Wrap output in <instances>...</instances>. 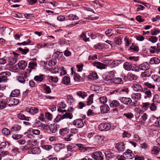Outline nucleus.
I'll use <instances>...</instances> for the list:
<instances>
[{"mask_svg":"<svg viewBox=\"0 0 160 160\" xmlns=\"http://www.w3.org/2000/svg\"><path fill=\"white\" fill-rule=\"evenodd\" d=\"M123 155L129 159H132L134 157V154L130 150L128 149L124 152Z\"/></svg>","mask_w":160,"mask_h":160,"instance_id":"nucleus-13","label":"nucleus"},{"mask_svg":"<svg viewBox=\"0 0 160 160\" xmlns=\"http://www.w3.org/2000/svg\"><path fill=\"white\" fill-rule=\"evenodd\" d=\"M69 132V129L68 128H64L60 129L59 130V134L62 136H64L68 134Z\"/></svg>","mask_w":160,"mask_h":160,"instance_id":"nucleus-14","label":"nucleus"},{"mask_svg":"<svg viewBox=\"0 0 160 160\" xmlns=\"http://www.w3.org/2000/svg\"><path fill=\"white\" fill-rule=\"evenodd\" d=\"M115 147L119 152H121L124 150L125 146L123 142H120L117 143Z\"/></svg>","mask_w":160,"mask_h":160,"instance_id":"nucleus-12","label":"nucleus"},{"mask_svg":"<svg viewBox=\"0 0 160 160\" xmlns=\"http://www.w3.org/2000/svg\"><path fill=\"white\" fill-rule=\"evenodd\" d=\"M105 154L106 157L108 158L112 157L113 156L112 154L109 151H106Z\"/></svg>","mask_w":160,"mask_h":160,"instance_id":"nucleus-61","label":"nucleus"},{"mask_svg":"<svg viewBox=\"0 0 160 160\" xmlns=\"http://www.w3.org/2000/svg\"><path fill=\"white\" fill-rule=\"evenodd\" d=\"M36 123L38 125L37 126L38 127H39L45 130H48L49 128V126L48 125L44 124L39 121L37 122Z\"/></svg>","mask_w":160,"mask_h":160,"instance_id":"nucleus-19","label":"nucleus"},{"mask_svg":"<svg viewBox=\"0 0 160 160\" xmlns=\"http://www.w3.org/2000/svg\"><path fill=\"white\" fill-rule=\"evenodd\" d=\"M120 103L118 101L114 100L110 104V106L111 108H113L119 106Z\"/></svg>","mask_w":160,"mask_h":160,"instance_id":"nucleus-30","label":"nucleus"},{"mask_svg":"<svg viewBox=\"0 0 160 160\" xmlns=\"http://www.w3.org/2000/svg\"><path fill=\"white\" fill-rule=\"evenodd\" d=\"M18 66L19 69H24L27 66V63L24 61L21 60L18 63Z\"/></svg>","mask_w":160,"mask_h":160,"instance_id":"nucleus-15","label":"nucleus"},{"mask_svg":"<svg viewBox=\"0 0 160 160\" xmlns=\"http://www.w3.org/2000/svg\"><path fill=\"white\" fill-rule=\"evenodd\" d=\"M71 73L74 74L73 77L74 80L77 82H79L81 80V78L79 74L75 73L74 71H72Z\"/></svg>","mask_w":160,"mask_h":160,"instance_id":"nucleus-22","label":"nucleus"},{"mask_svg":"<svg viewBox=\"0 0 160 160\" xmlns=\"http://www.w3.org/2000/svg\"><path fill=\"white\" fill-rule=\"evenodd\" d=\"M18 49L23 54H26L29 51V49L27 48L23 49L21 48H18Z\"/></svg>","mask_w":160,"mask_h":160,"instance_id":"nucleus-43","label":"nucleus"},{"mask_svg":"<svg viewBox=\"0 0 160 160\" xmlns=\"http://www.w3.org/2000/svg\"><path fill=\"white\" fill-rule=\"evenodd\" d=\"M93 64L94 66L99 69H105L108 66V65L99 62H96Z\"/></svg>","mask_w":160,"mask_h":160,"instance_id":"nucleus-11","label":"nucleus"},{"mask_svg":"<svg viewBox=\"0 0 160 160\" xmlns=\"http://www.w3.org/2000/svg\"><path fill=\"white\" fill-rule=\"evenodd\" d=\"M21 126L18 124H15L11 128V131H17L20 130L21 129Z\"/></svg>","mask_w":160,"mask_h":160,"instance_id":"nucleus-34","label":"nucleus"},{"mask_svg":"<svg viewBox=\"0 0 160 160\" xmlns=\"http://www.w3.org/2000/svg\"><path fill=\"white\" fill-rule=\"evenodd\" d=\"M41 151L38 147H35L30 149L28 151V153L32 154H38L40 153Z\"/></svg>","mask_w":160,"mask_h":160,"instance_id":"nucleus-7","label":"nucleus"},{"mask_svg":"<svg viewBox=\"0 0 160 160\" xmlns=\"http://www.w3.org/2000/svg\"><path fill=\"white\" fill-rule=\"evenodd\" d=\"M136 66L135 64H131L128 62H125L123 64V67L125 70H136V69L134 68Z\"/></svg>","mask_w":160,"mask_h":160,"instance_id":"nucleus-8","label":"nucleus"},{"mask_svg":"<svg viewBox=\"0 0 160 160\" xmlns=\"http://www.w3.org/2000/svg\"><path fill=\"white\" fill-rule=\"evenodd\" d=\"M64 147V144L62 143H58L56 144L55 145L54 149L57 152H58L62 148H63Z\"/></svg>","mask_w":160,"mask_h":160,"instance_id":"nucleus-17","label":"nucleus"},{"mask_svg":"<svg viewBox=\"0 0 160 160\" xmlns=\"http://www.w3.org/2000/svg\"><path fill=\"white\" fill-rule=\"evenodd\" d=\"M141 98V95L140 93H136L132 97V98L136 99L137 100H139Z\"/></svg>","mask_w":160,"mask_h":160,"instance_id":"nucleus-44","label":"nucleus"},{"mask_svg":"<svg viewBox=\"0 0 160 160\" xmlns=\"http://www.w3.org/2000/svg\"><path fill=\"white\" fill-rule=\"evenodd\" d=\"M2 132L4 135H8L10 134V131L7 128H4L2 129Z\"/></svg>","mask_w":160,"mask_h":160,"instance_id":"nucleus-48","label":"nucleus"},{"mask_svg":"<svg viewBox=\"0 0 160 160\" xmlns=\"http://www.w3.org/2000/svg\"><path fill=\"white\" fill-rule=\"evenodd\" d=\"M28 112L32 114H34L38 112V108L33 107L31 108Z\"/></svg>","mask_w":160,"mask_h":160,"instance_id":"nucleus-27","label":"nucleus"},{"mask_svg":"<svg viewBox=\"0 0 160 160\" xmlns=\"http://www.w3.org/2000/svg\"><path fill=\"white\" fill-rule=\"evenodd\" d=\"M93 94H91L87 99L86 103L88 105H90L93 102Z\"/></svg>","mask_w":160,"mask_h":160,"instance_id":"nucleus-29","label":"nucleus"},{"mask_svg":"<svg viewBox=\"0 0 160 160\" xmlns=\"http://www.w3.org/2000/svg\"><path fill=\"white\" fill-rule=\"evenodd\" d=\"M28 143L30 145H31L32 146H35L36 144L37 141L36 140L33 139H31L28 140Z\"/></svg>","mask_w":160,"mask_h":160,"instance_id":"nucleus-53","label":"nucleus"},{"mask_svg":"<svg viewBox=\"0 0 160 160\" xmlns=\"http://www.w3.org/2000/svg\"><path fill=\"white\" fill-rule=\"evenodd\" d=\"M73 136V134H70L65 137L63 139L66 141H70L72 139Z\"/></svg>","mask_w":160,"mask_h":160,"instance_id":"nucleus-41","label":"nucleus"},{"mask_svg":"<svg viewBox=\"0 0 160 160\" xmlns=\"http://www.w3.org/2000/svg\"><path fill=\"white\" fill-rule=\"evenodd\" d=\"M138 69L141 70H148V67H146L144 64H142L139 66Z\"/></svg>","mask_w":160,"mask_h":160,"instance_id":"nucleus-50","label":"nucleus"},{"mask_svg":"<svg viewBox=\"0 0 160 160\" xmlns=\"http://www.w3.org/2000/svg\"><path fill=\"white\" fill-rule=\"evenodd\" d=\"M114 76V72L112 71L103 75V78L105 80L108 81L112 80Z\"/></svg>","mask_w":160,"mask_h":160,"instance_id":"nucleus-6","label":"nucleus"},{"mask_svg":"<svg viewBox=\"0 0 160 160\" xmlns=\"http://www.w3.org/2000/svg\"><path fill=\"white\" fill-rule=\"evenodd\" d=\"M111 128L110 124L108 123L104 122L100 124L98 126V128L101 131H107Z\"/></svg>","mask_w":160,"mask_h":160,"instance_id":"nucleus-5","label":"nucleus"},{"mask_svg":"<svg viewBox=\"0 0 160 160\" xmlns=\"http://www.w3.org/2000/svg\"><path fill=\"white\" fill-rule=\"evenodd\" d=\"M104 142V137L97 135L94 137L92 140L93 143L95 146L99 145Z\"/></svg>","mask_w":160,"mask_h":160,"instance_id":"nucleus-1","label":"nucleus"},{"mask_svg":"<svg viewBox=\"0 0 160 160\" xmlns=\"http://www.w3.org/2000/svg\"><path fill=\"white\" fill-rule=\"evenodd\" d=\"M105 44L98 43L94 46V48L95 49L101 50H102L105 46Z\"/></svg>","mask_w":160,"mask_h":160,"instance_id":"nucleus-21","label":"nucleus"},{"mask_svg":"<svg viewBox=\"0 0 160 160\" xmlns=\"http://www.w3.org/2000/svg\"><path fill=\"white\" fill-rule=\"evenodd\" d=\"M48 80L49 82H53L55 83L57 82L58 81V79L57 77H53L52 76L49 77Z\"/></svg>","mask_w":160,"mask_h":160,"instance_id":"nucleus-40","label":"nucleus"},{"mask_svg":"<svg viewBox=\"0 0 160 160\" xmlns=\"http://www.w3.org/2000/svg\"><path fill=\"white\" fill-rule=\"evenodd\" d=\"M2 75V76H4V75H5L6 77V78H7V77L8 76L9 77L11 75V73L8 71L2 72L0 74V76Z\"/></svg>","mask_w":160,"mask_h":160,"instance_id":"nucleus-63","label":"nucleus"},{"mask_svg":"<svg viewBox=\"0 0 160 160\" xmlns=\"http://www.w3.org/2000/svg\"><path fill=\"white\" fill-rule=\"evenodd\" d=\"M21 71L19 72V75L17 77V80L19 82L24 83L25 81L24 78H26L27 77V72L26 71Z\"/></svg>","mask_w":160,"mask_h":160,"instance_id":"nucleus-2","label":"nucleus"},{"mask_svg":"<svg viewBox=\"0 0 160 160\" xmlns=\"http://www.w3.org/2000/svg\"><path fill=\"white\" fill-rule=\"evenodd\" d=\"M160 150V148L158 147L154 146L151 152L152 154H157L158 153Z\"/></svg>","mask_w":160,"mask_h":160,"instance_id":"nucleus-31","label":"nucleus"},{"mask_svg":"<svg viewBox=\"0 0 160 160\" xmlns=\"http://www.w3.org/2000/svg\"><path fill=\"white\" fill-rule=\"evenodd\" d=\"M149 104L148 102L143 103L141 105L142 108L144 110H146L149 107Z\"/></svg>","mask_w":160,"mask_h":160,"instance_id":"nucleus-55","label":"nucleus"},{"mask_svg":"<svg viewBox=\"0 0 160 160\" xmlns=\"http://www.w3.org/2000/svg\"><path fill=\"white\" fill-rule=\"evenodd\" d=\"M70 82V81L69 78L66 76H65L63 77L62 82V83L66 85L69 84Z\"/></svg>","mask_w":160,"mask_h":160,"instance_id":"nucleus-26","label":"nucleus"},{"mask_svg":"<svg viewBox=\"0 0 160 160\" xmlns=\"http://www.w3.org/2000/svg\"><path fill=\"white\" fill-rule=\"evenodd\" d=\"M98 76L96 72H93L88 76V78L92 80H96L98 79Z\"/></svg>","mask_w":160,"mask_h":160,"instance_id":"nucleus-20","label":"nucleus"},{"mask_svg":"<svg viewBox=\"0 0 160 160\" xmlns=\"http://www.w3.org/2000/svg\"><path fill=\"white\" fill-rule=\"evenodd\" d=\"M68 17L69 19L71 20H78V17L76 15H73L72 14H71L68 16Z\"/></svg>","mask_w":160,"mask_h":160,"instance_id":"nucleus-54","label":"nucleus"},{"mask_svg":"<svg viewBox=\"0 0 160 160\" xmlns=\"http://www.w3.org/2000/svg\"><path fill=\"white\" fill-rule=\"evenodd\" d=\"M59 125L55 124H51L49 127L50 131L52 133H55L57 131Z\"/></svg>","mask_w":160,"mask_h":160,"instance_id":"nucleus-18","label":"nucleus"},{"mask_svg":"<svg viewBox=\"0 0 160 160\" xmlns=\"http://www.w3.org/2000/svg\"><path fill=\"white\" fill-rule=\"evenodd\" d=\"M158 39L155 36L150 37L149 40L153 43L155 42H157Z\"/></svg>","mask_w":160,"mask_h":160,"instance_id":"nucleus-58","label":"nucleus"},{"mask_svg":"<svg viewBox=\"0 0 160 160\" xmlns=\"http://www.w3.org/2000/svg\"><path fill=\"white\" fill-rule=\"evenodd\" d=\"M92 157L96 160H103V155L102 153L99 152H96L91 154Z\"/></svg>","mask_w":160,"mask_h":160,"instance_id":"nucleus-4","label":"nucleus"},{"mask_svg":"<svg viewBox=\"0 0 160 160\" xmlns=\"http://www.w3.org/2000/svg\"><path fill=\"white\" fill-rule=\"evenodd\" d=\"M7 105L6 99L0 100V109H2L6 107Z\"/></svg>","mask_w":160,"mask_h":160,"instance_id":"nucleus-24","label":"nucleus"},{"mask_svg":"<svg viewBox=\"0 0 160 160\" xmlns=\"http://www.w3.org/2000/svg\"><path fill=\"white\" fill-rule=\"evenodd\" d=\"M76 146L74 145H68L67 146V149L68 151L70 152L74 151L75 150V148Z\"/></svg>","mask_w":160,"mask_h":160,"instance_id":"nucleus-42","label":"nucleus"},{"mask_svg":"<svg viewBox=\"0 0 160 160\" xmlns=\"http://www.w3.org/2000/svg\"><path fill=\"white\" fill-rule=\"evenodd\" d=\"M152 73L151 71H145L141 74V76L143 77H149Z\"/></svg>","mask_w":160,"mask_h":160,"instance_id":"nucleus-28","label":"nucleus"},{"mask_svg":"<svg viewBox=\"0 0 160 160\" xmlns=\"http://www.w3.org/2000/svg\"><path fill=\"white\" fill-rule=\"evenodd\" d=\"M101 112L102 113H106L109 110L110 108L107 104H104L100 107Z\"/></svg>","mask_w":160,"mask_h":160,"instance_id":"nucleus-16","label":"nucleus"},{"mask_svg":"<svg viewBox=\"0 0 160 160\" xmlns=\"http://www.w3.org/2000/svg\"><path fill=\"white\" fill-rule=\"evenodd\" d=\"M7 60V58L3 57L0 58V64H4L6 63Z\"/></svg>","mask_w":160,"mask_h":160,"instance_id":"nucleus-60","label":"nucleus"},{"mask_svg":"<svg viewBox=\"0 0 160 160\" xmlns=\"http://www.w3.org/2000/svg\"><path fill=\"white\" fill-rule=\"evenodd\" d=\"M81 37L82 38L83 40L85 42L89 41V38H87L86 35L84 33H82L81 35Z\"/></svg>","mask_w":160,"mask_h":160,"instance_id":"nucleus-59","label":"nucleus"},{"mask_svg":"<svg viewBox=\"0 0 160 160\" xmlns=\"http://www.w3.org/2000/svg\"><path fill=\"white\" fill-rule=\"evenodd\" d=\"M115 43L118 45H120L121 44V38L120 37L116 38H115Z\"/></svg>","mask_w":160,"mask_h":160,"instance_id":"nucleus-51","label":"nucleus"},{"mask_svg":"<svg viewBox=\"0 0 160 160\" xmlns=\"http://www.w3.org/2000/svg\"><path fill=\"white\" fill-rule=\"evenodd\" d=\"M6 99L7 105L9 106L14 105H17L19 102L18 100L15 98H7Z\"/></svg>","mask_w":160,"mask_h":160,"instance_id":"nucleus-3","label":"nucleus"},{"mask_svg":"<svg viewBox=\"0 0 160 160\" xmlns=\"http://www.w3.org/2000/svg\"><path fill=\"white\" fill-rule=\"evenodd\" d=\"M45 116L47 118L50 120H51L52 118V115L48 112L45 113Z\"/></svg>","mask_w":160,"mask_h":160,"instance_id":"nucleus-56","label":"nucleus"},{"mask_svg":"<svg viewBox=\"0 0 160 160\" xmlns=\"http://www.w3.org/2000/svg\"><path fill=\"white\" fill-rule=\"evenodd\" d=\"M8 59L9 60V65H12L15 63L17 61V58L14 57H10Z\"/></svg>","mask_w":160,"mask_h":160,"instance_id":"nucleus-32","label":"nucleus"},{"mask_svg":"<svg viewBox=\"0 0 160 160\" xmlns=\"http://www.w3.org/2000/svg\"><path fill=\"white\" fill-rule=\"evenodd\" d=\"M63 118H69V119H72V118L73 116L71 114V113L69 112H66L65 114H63Z\"/></svg>","mask_w":160,"mask_h":160,"instance_id":"nucleus-38","label":"nucleus"},{"mask_svg":"<svg viewBox=\"0 0 160 160\" xmlns=\"http://www.w3.org/2000/svg\"><path fill=\"white\" fill-rule=\"evenodd\" d=\"M8 143L7 145L6 142H2L0 143V150L1 151L4 149L6 147H8L9 145Z\"/></svg>","mask_w":160,"mask_h":160,"instance_id":"nucleus-35","label":"nucleus"},{"mask_svg":"<svg viewBox=\"0 0 160 160\" xmlns=\"http://www.w3.org/2000/svg\"><path fill=\"white\" fill-rule=\"evenodd\" d=\"M134 90L137 92L142 91L143 90L142 87L139 85L134 84L132 86Z\"/></svg>","mask_w":160,"mask_h":160,"instance_id":"nucleus-25","label":"nucleus"},{"mask_svg":"<svg viewBox=\"0 0 160 160\" xmlns=\"http://www.w3.org/2000/svg\"><path fill=\"white\" fill-rule=\"evenodd\" d=\"M18 117L20 119L28 120V118L26 117L22 113L18 114Z\"/></svg>","mask_w":160,"mask_h":160,"instance_id":"nucleus-46","label":"nucleus"},{"mask_svg":"<svg viewBox=\"0 0 160 160\" xmlns=\"http://www.w3.org/2000/svg\"><path fill=\"white\" fill-rule=\"evenodd\" d=\"M112 82L115 84H122L123 83L122 78H114L112 80Z\"/></svg>","mask_w":160,"mask_h":160,"instance_id":"nucleus-23","label":"nucleus"},{"mask_svg":"<svg viewBox=\"0 0 160 160\" xmlns=\"http://www.w3.org/2000/svg\"><path fill=\"white\" fill-rule=\"evenodd\" d=\"M124 115L127 118L130 119L133 117V115L131 112H128L124 113Z\"/></svg>","mask_w":160,"mask_h":160,"instance_id":"nucleus-52","label":"nucleus"},{"mask_svg":"<svg viewBox=\"0 0 160 160\" xmlns=\"http://www.w3.org/2000/svg\"><path fill=\"white\" fill-rule=\"evenodd\" d=\"M73 124L78 128H81L84 125L82 120L81 119L75 120L73 121Z\"/></svg>","mask_w":160,"mask_h":160,"instance_id":"nucleus-10","label":"nucleus"},{"mask_svg":"<svg viewBox=\"0 0 160 160\" xmlns=\"http://www.w3.org/2000/svg\"><path fill=\"white\" fill-rule=\"evenodd\" d=\"M99 101L101 103L104 104L107 102V99L106 97H101L99 98Z\"/></svg>","mask_w":160,"mask_h":160,"instance_id":"nucleus-37","label":"nucleus"},{"mask_svg":"<svg viewBox=\"0 0 160 160\" xmlns=\"http://www.w3.org/2000/svg\"><path fill=\"white\" fill-rule=\"evenodd\" d=\"M112 31V30L111 29H108L105 31V33L107 36H112L113 34V33L111 34Z\"/></svg>","mask_w":160,"mask_h":160,"instance_id":"nucleus-62","label":"nucleus"},{"mask_svg":"<svg viewBox=\"0 0 160 160\" xmlns=\"http://www.w3.org/2000/svg\"><path fill=\"white\" fill-rule=\"evenodd\" d=\"M20 93L18 89H15L12 91L11 92L12 95L14 97L17 96Z\"/></svg>","mask_w":160,"mask_h":160,"instance_id":"nucleus-47","label":"nucleus"},{"mask_svg":"<svg viewBox=\"0 0 160 160\" xmlns=\"http://www.w3.org/2000/svg\"><path fill=\"white\" fill-rule=\"evenodd\" d=\"M63 116L60 115H58L56 118L55 119V122H59L61 120L63 119L62 118Z\"/></svg>","mask_w":160,"mask_h":160,"instance_id":"nucleus-57","label":"nucleus"},{"mask_svg":"<svg viewBox=\"0 0 160 160\" xmlns=\"http://www.w3.org/2000/svg\"><path fill=\"white\" fill-rule=\"evenodd\" d=\"M62 55V52H60L57 51L53 53V57L55 59H57L60 56H61Z\"/></svg>","mask_w":160,"mask_h":160,"instance_id":"nucleus-36","label":"nucleus"},{"mask_svg":"<svg viewBox=\"0 0 160 160\" xmlns=\"http://www.w3.org/2000/svg\"><path fill=\"white\" fill-rule=\"evenodd\" d=\"M149 108L152 111H154L157 109V107L154 103L151 104L149 106Z\"/></svg>","mask_w":160,"mask_h":160,"instance_id":"nucleus-64","label":"nucleus"},{"mask_svg":"<svg viewBox=\"0 0 160 160\" xmlns=\"http://www.w3.org/2000/svg\"><path fill=\"white\" fill-rule=\"evenodd\" d=\"M119 100L123 104L128 105L132 102V100L129 98L122 97L120 98Z\"/></svg>","mask_w":160,"mask_h":160,"instance_id":"nucleus-9","label":"nucleus"},{"mask_svg":"<svg viewBox=\"0 0 160 160\" xmlns=\"http://www.w3.org/2000/svg\"><path fill=\"white\" fill-rule=\"evenodd\" d=\"M143 85L148 88L151 89H154L155 88V86L148 82H146L143 83Z\"/></svg>","mask_w":160,"mask_h":160,"instance_id":"nucleus-45","label":"nucleus"},{"mask_svg":"<svg viewBox=\"0 0 160 160\" xmlns=\"http://www.w3.org/2000/svg\"><path fill=\"white\" fill-rule=\"evenodd\" d=\"M77 94L80 97H81L82 98H84L85 97H86L87 94V93L84 92L82 91H78L77 92Z\"/></svg>","mask_w":160,"mask_h":160,"instance_id":"nucleus-33","label":"nucleus"},{"mask_svg":"<svg viewBox=\"0 0 160 160\" xmlns=\"http://www.w3.org/2000/svg\"><path fill=\"white\" fill-rule=\"evenodd\" d=\"M44 78L43 75H41L40 76H36L34 78V80L36 81L41 82Z\"/></svg>","mask_w":160,"mask_h":160,"instance_id":"nucleus-39","label":"nucleus"},{"mask_svg":"<svg viewBox=\"0 0 160 160\" xmlns=\"http://www.w3.org/2000/svg\"><path fill=\"white\" fill-rule=\"evenodd\" d=\"M37 66V64L36 63L30 62H29V67L31 69H35V67H36Z\"/></svg>","mask_w":160,"mask_h":160,"instance_id":"nucleus-49","label":"nucleus"}]
</instances>
